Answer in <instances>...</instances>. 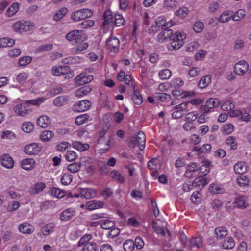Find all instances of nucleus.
Segmentation results:
<instances>
[{"label":"nucleus","mask_w":251,"mask_h":251,"mask_svg":"<svg viewBox=\"0 0 251 251\" xmlns=\"http://www.w3.org/2000/svg\"><path fill=\"white\" fill-rule=\"evenodd\" d=\"M87 38L86 35L80 30L71 31L66 35V39L68 41L71 42L73 45H77L75 51H83L88 48V43L85 42Z\"/></svg>","instance_id":"nucleus-1"},{"label":"nucleus","mask_w":251,"mask_h":251,"mask_svg":"<svg viewBox=\"0 0 251 251\" xmlns=\"http://www.w3.org/2000/svg\"><path fill=\"white\" fill-rule=\"evenodd\" d=\"M186 37L185 34L182 33L176 32L171 36L170 47L172 48L173 50H176L179 49L184 44L183 39Z\"/></svg>","instance_id":"nucleus-2"},{"label":"nucleus","mask_w":251,"mask_h":251,"mask_svg":"<svg viewBox=\"0 0 251 251\" xmlns=\"http://www.w3.org/2000/svg\"><path fill=\"white\" fill-rule=\"evenodd\" d=\"M13 29L16 32H22L30 30L31 26L27 21H18L14 23L12 26Z\"/></svg>","instance_id":"nucleus-3"},{"label":"nucleus","mask_w":251,"mask_h":251,"mask_svg":"<svg viewBox=\"0 0 251 251\" xmlns=\"http://www.w3.org/2000/svg\"><path fill=\"white\" fill-rule=\"evenodd\" d=\"M248 63L242 60L237 62L234 66V72L239 75H242L246 73L249 69Z\"/></svg>","instance_id":"nucleus-4"},{"label":"nucleus","mask_w":251,"mask_h":251,"mask_svg":"<svg viewBox=\"0 0 251 251\" xmlns=\"http://www.w3.org/2000/svg\"><path fill=\"white\" fill-rule=\"evenodd\" d=\"M106 45L111 52H117L119 50L120 41L117 38L110 36L106 41Z\"/></svg>","instance_id":"nucleus-5"},{"label":"nucleus","mask_w":251,"mask_h":251,"mask_svg":"<svg viewBox=\"0 0 251 251\" xmlns=\"http://www.w3.org/2000/svg\"><path fill=\"white\" fill-rule=\"evenodd\" d=\"M0 163L3 167L7 169H11L14 165L13 158L8 154H4L0 157Z\"/></svg>","instance_id":"nucleus-6"},{"label":"nucleus","mask_w":251,"mask_h":251,"mask_svg":"<svg viewBox=\"0 0 251 251\" xmlns=\"http://www.w3.org/2000/svg\"><path fill=\"white\" fill-rule=\"evenodd\" d=\"M91 105V101L88 100H83L74 104L73 109L75 111L83 112L87 110Z\"/></svg>","instance_id":"nucleus-7"},{"label":"nucleus","mask_w":251,"mask_h":251,"mask_svg":"<svg viewBox=\"0 0 251 251\" xmlns=\"http://www.w3.org/2000/svg\"><path fill=\"white\" fill-rule=\"evenodd\" d=\"M41 147L37 143H32L24 148V151L28 155L37 154L41 151Z\"/></svg>","instance_id":"nucleus-8"},{"label":"nucleus","mask_w":251,"mask_h":251,"mask_svg":"<svg viewBox=\"0 0 251 251\" xmlns=\"http://www.w3.org/2000/svg\"><path fill=\"white\" fill-rule=\"evenodd\" d=\"M93 79L92 75L85 76L84 74H80L75 78V80L78 86H81L90 82Z\"/></svg>","instance_id":"nucleus-9"},{"label":"nucleus","mask_w":251,"mask_h":251,"mask_svg":"<svg viewBox=\"0 0 251 251\" xmlns=\"http://www.w3.org/2000/svg\"><path fill=\"white\" fill-rule=\"evenodd\" d=\"M79 195H80V197L84 198L87 199H91L94 197L96 195L95 191L89 188H78Z\"/></svg>","instance_id":"nucleus-10"},{"label":"nucleus","mask_w":251,"mask_h":251,"mask_svg":"<svg viewBox=\"0 0 251 251\" xmlns=\"http://www.w3.org/2000/svg\"><path fill=\"white\" fill-rule=\"evenodd\" d=\"M75 210L70 208L63 210L60 215V218L62 221H67L71 219L74 216Z\"/></svg>","instance_id":"nucleus-11"},{"label":"nucleus","mask_w":251,"mask_h":251,"mask_svg":"<svg viewBox=\"0 0 251 251\" xmlns=\"http://www.w3.org/2000/svg\"><path fill=\"white\" fill-rule=\"evenodd\" d=\"M19 230L24 234H31L33 232L34 228L31 224L24 223L20 225Z\"/></svg>","instance_id":"nucleus-12"},{"label":"nucleus","mask_w":251,"mask_h":251,"mask_svg":"<svg viewBox=\"0 0 251 251\" xmlns=\"http://www.w3.org/2000/svg\"><path fill=\"white\" fill-rule=\"evenodd\" d=\"M46 188V185L43 182H38L32 185L29 189V192L32 195L37 194Z\"/></svg>","instance_id":"nucleus-13"},{"label":"nucleus","mask_w":251,"mask_h":251,"mask_svg":"<svg viewBox=\"0 0 251 251\" xmlns=\"http://www.w3.org/2000/svg\"><path fill=\"white\" fill-rule=\"evenodd\" d=\"M69 101V97L65 95H61L56 97L53 101V104L57 107H61L67 104Z\"/></svg>","instance_id":"nucleus-14"},{"label":"nucleus","mask_w":251,"mask_h":251,"mask_svg":"<svg viewBox=\"0 0 251 251\" xmlns=\"http://www.w3.org/2000/svg\"><path fill=\"white\" fill-rule=\"evenodd\" d=\"M208 182L209 181L201 176L194 179L192 185H194L195 187H199L200 189H201L205 185L207 184Z\"/></svg>","instance_id":"nucleus-15"},{"label":"nucleus","mask_w":251,"mask_h":251,"mask_svg":"<svg viewBox=\"0 0 251 251\" xmlns=\"http://www.w3.org/2000/svg\"><path fill=\"white\" fill-rule=\"evenodd\" d=\"M15 112L20 116H23L31 111L30 108L26 109L25 104H20L15 106L14 108Z\"/></svg>","instance_id":"nucleus-16"},{"label":"nucleus","mask_w":251,"mask_h":251,"mask_svg":"<svg viewBox=\"0 0 251 251\" xmlns=\"http://www.w3.org/2000/svg\"><path fill=\"white\" fill-rule=\"evenodd\" d=\"M34 163L35 161L33 159H25L21 161L20 165L25 170H30L32 169Z\"/></svg>","instance_id":"nucleus-17"},{"label":"nucleus","mask_w":251,"mask_h":251,"mask_svg":"<svg viewBox=\"0 0 251 251\" xmlns=\"http://www.w3.org/2000/svg\"><path fill=\"white\" fill-rule=\"evenodd\" d=\"M173 34V31L171 29H163L158 35V40L160 42H163L165 40L171 38Z\"/></svg>","instance_id":"nucleus-18"},{"label":"nucleus","mask_w":251,"mask_h":251,"mask_svg":"<svg viewBox=\"0 0 251 251\" xmlns=\"http://www.w3.org/2000/svg\"><path fill=\"white\" fill-rule=\"evenodd\" d=\"M50 123L49 117L46 115L41 116L37 120V125L42 128H46Z\"/></svg>","instance_id":"nucleus-19"},{"label":"nucleus","mask_w":251,"mask_h":251,"mask_svg":"<svg viewBox=\"0 0 251 251\" xmlns=\"http://www.w3.org/2000/svg\"><path fill=\"white\" fill-rule=\"evenodd\" d=\"M136 140V142L139 146L140 150L141 151L144 150L146 143V136L142 131H140L138 133Z\"/></svg>","instance_id":"nucleus-20"},{"label":"nucleus","mask_w":251,"mask_h":251,"mask_svg":"<svg viewBox=\"0 0 251 251\" xmlns=\"http://www.w3.org/2000/svg\"><path fill=\"white\" fill-rule=\"evenodd\" d=\"M92 90V88L89 86H86L77 89L75 92V95L78 97H83L90 93Z\"/></svg>","instance_id":"nucleus-21"},{"label":"nucleus","mask_w":251,"mask_h":251,"mask_svg":"<svg viewBox=\"0 0 251 251\" xmlns=\"http://www.w3.org/2000/svg\"><path fill=\"white\" fill-rule=\"evenodd\" d=\"M72 146L74 148L78 150L79 151H83L89 148L88 144L82 143L80 141H75L72 143Z\"/></svg>","instance_id":"nucleus-22"},{"label":"nucleus","mask_w":251,"mask_h":251,"mask_svg":"<svg viewBox=\"0 0 251 251\" xmlns=\"http://www.w3.org/2000/svg\"><path fill=\"white\" fill-rule=\"evenodd\" d=\"M211 78L210 75H207L201 77L198 83V87L200 88L206 87L211 82Z\"/></svg>","instance_id":"nucleus-23"},{"label":"nucleus","mask_w":251,"mask_h":251,"mask_svg":"<svg viewBox=\"0 0 251 251\" xmlns=\"http://www.w3.org/2000/svg\"><path fill=\"white\" fill-rule=\"evenodd\" d=\"M133 90L134 93L132 97V100L135 104L140 105L143 102L142 96L137 89L134 88Z\"/></svg>","instance_id":"nucleus-24"},{"label":"nucleus","mask_w":251,"mask_h":251,"mask_svg":"<svg viewBox=\"0 0 251 251\" xmlns=\"http://www.w3.org/2000/svg\"><path fill=\"white\" fill-rule=\"evenodd\" d=\"M189 247L201 248L202 247V239L201 237H194L189 241Z\"/></svg>","instance_id":"nucleus-25"},{"label":"nucleus","mask_w":251,"mask_h":251,"mask_svg":"<svg viewBox=\"0 0 251 251\" xmlns=\"http://www.w3.org/2000/svg\"><path fill=\"white\" fill-rule=\"evenodd\" d=\"M110 176L113 179L120 183H123L125 182L124 177L117 171L113 170L111 171L110 173Z\"/></svg>","instance_id":"nucleus-26"},{"label":"nucleus","mask_w":251,"mask_h":251,"mask_svg":"<svg viewBox=\"0 0 251 251\" xmlns=\"http://www.w3.org/2000/svg\"><path fill=\"white\" fill-rule=\"evenodd\" d=\"M222 246L223 248L226 249L233 248L235 246V242L233 239L231 237L226 238L223 242Z\"/></svg>","instance_id":"nucleus-27"},{"label":"nucleus","mask_w":251,"mask_h":251,"mask_svg":"<svg viewBox=\"0 0 251 251\" xmlns=\"http://www.w3.org/2000/svg\"><path fill=\"white\" fill-rule=\"evenodd\" d=\"M54 228L53 223H49L41 227V231L44 235H48Z\"/></svg>","instance_id":"nucleus-28"},{"label":"nucleus","mask_w":251,"mask_h":251,"mask_svg":"<svg viewBox=\"0 0 251 251\" xmlns=\"http://www.w3.org/2000/svg\"><path fill=\"white\" fill-rule=\"evenodd\" d=\"M234 203L237 207L241 209H244L247 206L246 199L244 196L237 198L235 200Z\"/></svg>","instance_id":"nucleus-29"},{"label":"nucleus","mask_w":251,"mask_h":251,"mask_svg":"<svg viewBox=\"0 0 251 251\" xmlns=\"http://www.w3.org/2000/svg\"><path fill=\"white\" fill-rule=\"evenodd\" d=\"M234 169L236 173L242 174L246 171L247 167L244 162H239L235 165Z\"/></svg>","instance_id":"nucleus-30"},{"label":"nucleus","mask_w":251,"mask_h":251,"mask_svg":"<svg viewBox=\"0 0 251 251\" xmlns=\"http://www.w3.org/2000/svg\"><path fill=\"white\" fill-rule=\"evenodd\" d=\"M155 98L162 102H167L171 100V96L165 93H158L154 95Z\"/></svg>","instance_id":"nucleus-31"},{"label":"nucleus","mask_w":251,"mask_h":251,"mask_svg":"<svg viewBox=\"0 0 251 251\" xmlns=\"http://www.w3.org/2000/svg\"><path fill=\"white\" fill-rule=\"evenodd\" d=\"M53 136V133L51 131L45 130L43 131L40 135V139L43 142H48Z\"/></svg>","instance_id":"nucleus-32"},{"label":"nucleus","mask_w":251,"mask_h":251,"mask_svg":"<svg viewBox=\"0 0 251 251\" xmlns=\"http://www.w3.org/2000/svg\"><path fill=\"white\" fill-rule=\"evenodd\" d=\"M15 43L14 39L8 38L0 39V48L10 47Z\"/></svg>","instance_id":"nucleus-33"},{"label":"nucleus","mask_w":251,"mask_h":251,"mask_svg":"<svg viewBox=\"0 0 251 251\" xmlns=\"http://www.w3.org/2000/svg\"><path fill=\"white\" fill-rule=\"evenodd\" d=\"M68 11L66 8L62 7L57 11L53 16V20L58 21L61 19Z\"/></svg>","instance_id":"nucleus-34"},{"label":"nucleus","mask_w":251,"mask_h":251,"mask_svg":"<svg viewBox=\"0 0 251 251\" xmlns=\"http://www.w3.org/2000/svg\"><path fill=\"white\" fill-rule=\"evenodd\" d=\"M211 149V146L210 144H204L202 147L199 148L195 147L193 149V151H197L200 153L208 152Z\"/></svg>","instance_id":"nucleus-35"},{"label":"nucleus","mask_w":251,"mask_h":251,"mask_svg":"<svg viewBox=\"0 0 251 251\" xmlns=\"http://www.w3.org/2000/svg\"><path fill=\"white\" fill-rule=\"evenodd\" d=\"M214 233L218 238H223L227 235V231L226 228L219 227L215 228Z\"/></svg>","instance_id":"nucleus-36"},{"label":"nucleus","mask_w":251,"mask_h":251,"mask_svg":"<svg viewBox=\"0 0 251 251\" xmlns=\"http://www.w3.org/2000/svg\"><path fill=\"white\" fill-rule=\"evenodd\" d=\"M104 21L103 25L104 26L108 25L113 21V15L110 10L105 11L103 15Z\"/></svg>","instance_id":"nucleus-37"},{"label":"nucleus","mask_w":251,"mask_h":251,"mask_svg":"<svg viewBox=\"0 0 251 251\" xmlns=\"http://www.w3.org/2000/svg\"><path fill=\"white\" fill-rule=\"evenodd\" d=\"M234 126L231 123H228L225 124L222 127L221 130L223 134L228 135L234 131Z\"/></svg>","instance_id":"nucleus-38"},{"label":"nucleus","mask_w":251,"mask_h":251,"mask_svg":"<svg viewBox=\"0 0 251 251\" xmlns=\"http://www.w3.org/2000/svg\"><path fill=\"white\" fill-rule=\"evenodd\" d=\"M115 226V222L109 219L103 220L101 223V227L103 229H110L114 227Z\"/></svg>","instance_id":"nucleus-39"},{"label":"nucleus","mask_w":251,"mask_h":251,"mask_svg":"<svg viewBox=\"0 0 251 251\" xmlns=\"http://www.w3.org/2000/svg\"><path fill=\"white\" fill-rule=\"evenodd\" d=\"M123 246L125 251H133L135 248L132 240H126L124 242Z\"/></svg>","instance_id":"nucleus-40"},{"label":"nucleus","mask_w":251,"mask_h":251,"mask_svg":"<svg viewBox=\"0 0 251 251\" xmlns=\"http://www.w3.org/2000/svg\"><path fill=\"white\" fill-rule=\"evenodd\" d=\"M171 71L168 69L160 70L159 72V76L161 80L168 79L171 77Z\"/></svg>","instance_id":"nucleus-41"},{"label":"nucleus","mask_w":251,"mask_h":251,"mask_svg":"<svg viewBox=\"0 0 251 251\" xmlns=\"http://www.w3.org/2000/svg\"><path fill=\"white\" fill-rule=\"evenodd\" d=\"M19 5L18 3H13L10 7L8 8L6 12V15L8 17L13 16L18 10Z\"/></svg>","instance_id":"nucleus-42"},{"label":"nucleus","mask_w":251,"mask_h":251,"mask_svg":"<svg viewBox=\"0 0 251 251\" xmlns=\"http://www.w3.org/2000/svg\"><path fill=\"white\" fill-rule=\"evenodd\" d=\"M52 47L53 46L51 44L42 45L36 49L35 51L37 53L49 51L52 49Z\"/></svg>","instance_id":"nucleus-43"},{"label":"nucleus","mask_w":251,"mask_h":251,"mask_svg":"<svg viewBox=\"0 0 251 251\" xmlns=\"http://www.w3.org/2000/svg\"><path fill=\"white\" fill-rule=\"evenodd\" d=\"M220 102L219 100L214 98L209 99L205 103L206 106H208V108H210V109L218 106Z\"/></svg>","instance_id":"nucleus-44"},{"label":"nucleus","mask_w":251,"mask_h":251,"mask_svg":"<svg viewBox=\"0 0 251 251\" xmlns=\"http://www.w3.org/2000/svg\"><path fill=\"white\" fill-rule=\"evenodd\" d=\"M97 246L95 242H90L83 246L82 251H97Z\"/></svg>","instance_id":"nucleus-45"},{"label":"nucleus","mask_w":251,"mask_h":251,"mask_svg":"<svg viewBox=\"0 0 251 251\" xmlns=\"http://www.w3.org/2000/svg\"><path fill=\"white\" fill-rule=\"evenodd\" d=\"M32 60L30 56H24L19 58L18 65L19 66H25L29 64Z\"/></svg>","instance_id":"nucleus-46"},{"label":"nucleus","mask_w":251,"mask_h":251,"mask_svg":"<svg viewBox=\"0 0 251 251\" xmlns=\"http://www.w3.org/2000/svg\"><path fill=\"white\" fill-rule=\"evenodd\" d=\"M189 104V102H182L174 106L173 108V110H177L182 112L188 111V107Z\"/></svg>","instance_id":"nucleus-47"},{"label":"nucleus","mask_w":251,"mask_h":251,"mask_svg":"<svg viewBox=\"0 0 251 251\" xmlns=\"http://www.w3.org/2000/svg\"><path fill=\"white\" fill-rule=\"evenodd\" d=\"M68 170L71 173L77 172L81 168V164L78 162H74L68 166Z\"/></svg>","instance_id":"nucleus-48"},{"label":"nucleus","mask_w":251,"mask_h":251,"mask_svg":"<svg viewBox=\"0 0 251 251\" xmlns=\"http://www.w3.org/2000/svg\"><path fill=\"white\" fill-rule=\"evenodd\" d=\"M34 128L33 124L30 122H25L23 124L22 129L25 132L30 133Z\"/></svg>","instance_id":"nucleus-49"},{"label":"nucleus","mask_w":251,"mask_h":251,"mask_svg":"<svg viewBox=\"0 0 251 251\" xmlns=\"http://www.w3.org/2000/svg\"><path fill=\"white\" fill-rule=\"evenodd\" d=\"M198 114L195 111L188 113L185 115V121L192 123L197 119Z\"/></svg>","instance_id":"nucleus-50"},{"label":"nucleus","mask_w":251,"mask_h":251,"mask_svg":"<svg viewBox=\"0 0 251 251\" xmlns=\"http://www.w3.org/2000/svg\"><path fill=\"white\" fill-rule=\"evenodd\" d=\"M72 175L68 173H65L61 179V183L64 185H68L72 181Z\"/></svg>","instance_id":"nucleus-51"},{"label":"nucleus","mask_w":251,"mask_h":251,"mask_svg":"<svg viewBox=\"0 0 251 251\" xmlns=\"http://www.w3.org/2000/svg\"><path fill=\"white\" fill-rule=\"evenodd\" d=\"M71 19L75 21L84 20L81 9L75 11L71 15Z\"/></svg>","instance_id":"nucleus-52"},{"label":"nucleus","mask_w":251,"mask_h":251,"mask_svg":"<svg viewBox=\"0 0 251 251\" xmlns=\"http://www.w3.org/2000/svg\"><path fill=\"white\" fill-rule=\"evenodd\" d=\"M113 192L111 188L106 186L103 188L100 192V195L105 199H107L113 194Z\"/></svg>","instance_id":"nucleus-53"},{"label":"nucleus","mask_w":251,"mask_h":251,"mask_svg":"<svg viewBox=\"0 0 251 251\" xmlns=\"http://www.w3.org/2000/svg\"><path fill=\"white\" fill-rule=\"evenodd\" d=\"M50 194L57 198H62L64 196V193L57 188H52L49 191Z\"/></svg>","instance_id":"nucleus-54"},{"label":"nucleus","mask_w":251,"mask_h":251,"mask_svg":"<svg viewBox=\"0 0 251 251\" xmlns=\"http://www.w3.org/2000/svg\"><path fill=\"white\" fill-rule=\"evenodd\" d=\"M227 145H230L231 149L235 150L237 147V143L235 141V138L233 136L228 137L226 141Z\"/></svg>","instance_id":"nucleus-55"},{"label":"nucleus","mask_w":251,"mask_h":251,"mask_svg":"<svg viewBox=\"0 0 251 251\" xmlns=\"http://www.w3.org/2000/svg\"><path fill=\"white\" fill-rule=\"evenodd\" d=\"M103 205V203L100 202L99 204L95 201H90L87 204V208L90 210H93L98 208L102 207Z\"/></svg>","instance_id":"nucleus-56"},{"label":"nucleus","mask_w":251,"mask_h":251,"mask_svg":"<svg viewBox=\"0 0 251 251\" xmlns=\"http://www.w3.org/2000/svg\"><path fill=\"white\" fill-rule=\"evenodd\" d=\"M235 107V104L232 100H228L225 102L221 105V108L223 110L229 111L233 109Z\"/></svg>","instance_id":"nucleus-57"},{"label":"nucleus","mask_w":251,"mask_h":251,"mask_svg":"<svg viewBox=\"0 0 251 251\" xmlns=\"http://www.w3.org/2000/svg\"><path fill=\"white\" fill-rule=\"evenodd\" d=\"M92 238V235L91 234H86L82 236L79 240L78 243V246L79 247L84 246L85 244L89 243V241Z\"/></svg>","instance_id":"nucleus-58"},{"label":"nucleus","mask_w":251,"mask_h":251,"mask_svg":"<svg viewBox=\"0 0 251 251\" xmlns=\"http://www.w3.org/2000/svg\"><path fill=\"white\" fill-rule=\"evenodd\" d=\"M88 117V115L86 114L78 116L75 118V124L77 125H81L85 123L87 121Z\"/></svg>","instance_id":"nucleus-59"},{"label":"nucleus","mask_w":251,"mask_h":251,"mask_svg":"<svg viewBox=\"0 0 251 251\" xmlns=\"http://www.w3.org/2000/svg\"><path fill=\"white\" fill-rule=\"evenodd\" d=\"M152 226L154 231L157 233L162 235V236L165 235V232L164 229L160 226H157V223L153 221L152 222Z\"/></svg>","instance_id":"nucleus-60"},{"label":"nucleus","mask_w":251,"mask_h":251,"mask_svg":"<svg viewBox=\"0 0 251 251\" xmlns=\"http://www.w3.org/2000/svg\"><path fill=\"white\" fill-rule=\"evenodd\" d=\"M29 75L27 73L23 72L18 75L17 76V81L20 83H24L28 78Z\"/></svg>","instance_id":"nucleus-61"},{"label":"nucleus","mask_w":251,"mask_h":251,"mask_svg":"<svg viewBox=\"0 0 251 251\" xmlns=\"http://www.w3.org/2000/svg\"><path fill=\"white\" fill-rule=\"evenodd\" d=\"M77 157V155L76 153L73 151H68L65 154V158L66 160L69 161H73L75 160Z\"/></svg>","instance_id":"nucleus-62"},{"label":"nucleus","mask_w":251,"mask_h":251,"mask_svg":"<svg viewBox=\"0 0 251 251\" xmlns=\"http://www.w3.org/2000/svg\"><path fill=\"white\" fill-rule=\"evenodd\" d=\"M95 21L92 20H85L79 24L80 27L83 28H88L94 25Z\"/></svg>","instance_id":"nucleus-63"},{"label":"nucleus","mask_w":251,"mask_h":251,"mask_svg":"<svg viewBox=\"0 0 251 251\" xmlns=\"http://www.w3.org/2000/svg\"><path fill=\"white\" fill-rule=\"evenodd\" d=\"M237 182L241 186H244L248 185L249 181L246 176H241L237 179Z\"/></svg>","instance_id":"nucleus-64"}]
</instances>
